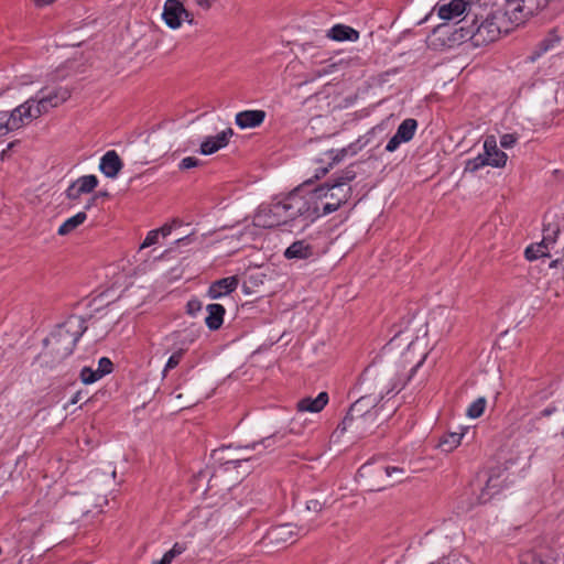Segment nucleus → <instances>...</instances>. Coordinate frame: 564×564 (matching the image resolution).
<instances>
[{"label":"nucleus","instance_id":"nucleus-1","mask_svg":"<svg viewBox=\"0 0 564 564\" xmlns=\"http://www.w3.org/2000/svg\"><path fill=\"white\" fill-rule=\"evenodd\" d=\"M413 347L414 341H409L406 352L402 356L401 365L389 364L381 366L372 364L369 366L360 379V387L364 391L377 397L379 401L394 390L400 391L426 358V354H423L415 362L410 359Z\"/></svg>","mask_w":564,"mask_h":564},{"label":"nucleus","instance_id":"nucleus-2","mask_svg":"<svg viewBox=\"0 0 564 564\" xmlns=\"http://www.w3.org/2000/svg\"><path fill=\"white\" fill-rule=\"evenodd\" d=\"M321 216V204L316 202V194H313L312 191L306 195H302L300 189H295L282 200L273 204L268 209V214L257 215L256 220L258 225L263 227H274L299 217L314 221Z\"/></svg>","mask_w":564,"mask_h":564},{"label":"nucleus","instance_id":"nucleus-3","mask_svg":"<svg viewBox=\"0 0 564 564\" xmlns=\"http://www.w3.org/2000/svg\"><path fill=\"white\" fill-rule=\"evenodd\" d=\"M85 330L86 326L80 317H69L57 325L50 336L44 339L43 355L51 358V364L61 362L72 355L76 343Z\"/></svg>","mask_w":564,"mask_h":564},{"label":"nucleus","instance_id":"nucleus-4","mask_svg":"<svg viewBox=\"0 0 564 564\" xmlns=\"http://www.w3.org/2000/svg\"><path fill=\"white\" fill-rule=\"evenodd\" d=\"M379 400L369 392L361 395L349 408L341 425L343 430H352L359 434L371 432L382 424L389 415H380L382 406L378 408Z\"/></svg>","mask_w":564,"mask_h":564},{"label":"nucleus","instance_id":"nucleus-5","mask_svg":"<svg viewBox=\"0 0 564 564\" xmlns=\"http://www.w3.org/2000/svg\"><path fill=\"white\" fill-rule=\"evenodd\" d=\"M355 178L356 172L349 166L337 176L332 177L323 185L313 189V194H316L317 204L323 199H327L321 207L322 216L336 212L349 200L352 194L349 183Z\"/></svg>","mask_w":564,"mask_h":564},{"label":"nucleus","instance_id":"nucleus-6","mask_svg":"<svg viewBox=\"0 0 564 564\" xmlns=\"http://www.w3.org/2000/svg\"><path fill=\"white\" fill-rule=\"evenodd\" d=\"M477 13L473 14L470 23L460 25L454 32V40H469L475 46L486 45L496 41L500 35V26L495 14H488L480 24H477Z\"/></svg>","mask_w":564,"mask_h":564},{"label":"nucleus","instance_id":"nucleus-7","mask_svg":"<svg viewBox=\"0 0 564 564\" xmlns=\"http://www.w3.org/2000/svg\"><path fill=\"white\" fill-rule=\"evenodd\" d=\"M278 435L264 437L260 442H254L243 447L232 449L230 446H224L213 451V458L219 463L224 471L242 468L245 464L252 459L251 451H257L260 446L264 448L272 447L276 443Z\"/></svg>","mask_w":564,"mask_h":564},{"label":"nucleus","instance_id":"nucleus-8","mask_svg":"<svg viewBox=\"0 0 564 564\" xmlns=\"http://www.w3.org/2000/svg\"><path fill=\"white\" fill-rule=\"evenodd\" d=\"M393 474L403 475L404 469L371 462L364 464L358 470V477L362 480L364 486L371 491H379L390 486L389 478Z\"/></svg>","mask_w":564,"mask_h":564},{"label":"nucleus","instance_id":"nucleus-9","mask_svg":"<svg viewBox=\"0 0 564 564\" xmlns=\"http://www.w3.org/2000/svg\"><path fill=\"white\" fill-rule=\"evenodd\" d=\"M43 115L36 98L31 97L10 112L9 128L20 129L25 121L37 119Z\"/></svg>","mask_w":564,"mask_h":564},{"label":"nucleus","instance_id":"nucleus-10","mask_svg":"<svg viewBox=\"0 0 564 564\" xmlns=\"http://www.w3.org/2000/svg\"><path fill=\"white\" fill-rule=\"evenodd\" d=\"M308 530L304 527H297L292 523H284L272 527L265 535V539L269 543L274 544L276 546H282L286 543H292L295 541V538L301 534H306Z\"/></svg>","mask_w":564,"mask_h":564},{"label":"nucleus","instance_id":"nucleus-11","mask_svg":"<svg viewBox=\"0 0 564 564\" xmlns=\"http://www.w3.org/2000/svg\"><path fill=\"white\" fill-rule=\"evenodd\" d=\"M465 12L466 15L458 22L462 25H467L469 23V18H473V14L476 13L474 4L466 0H452L449 3L442 4L438 8V17L443 20L454 19Z\"/></svg>","mask_w":564,"mask_h":564},{"label":"nucleus","instance_id":"nucleus-12","mask_svg":"<svg viewBox=\"0 0 564 564\" xmlns=\"http://www.w3.org/2000/svg\"><path fill=\"white\" fill-rule=\"evenodd\" d=\"M46 88L41 89L36 98V104L42 109L43 115L48 112L50 108L58 107L70 98V90L67 87H56L52 91L45 94Z\"/></svg>","mask_w":564,"mask_h":564},{"label":"nucleus","instance_id":"nucleus-13","mask_svg":"<svg viewBox=\"0 0 564 564\" xmlns=\"http://www.w3.org/2000/svg\"><path fill=\"white\" fill-rule=\"evenodd\" d=\"M191 13L187 12L184 6L178 0H166L162 13V18L166 25L171 29H177L181 26L182 20H189Z\"/></svg>","mask_w":564,"mask_h":564},{"label":"nucleus","instance_id":"nucleus-14","mask_svg":"<svg viewBox=\"0 0 564 564\" xmlns=\"http://www.w3.org/2000/svg\"><path fill=\"white\" fill-rule=\"evenodd\" d=\"M98 178L95 175H84L74 181L66 189V197L77 200L84 194H89L98 186Z\"/></svg>","mask_w":564,"mask_h":564},{"label":"nucleus","instance_id":"nucleus-15","mask_svg":"<svg viewBox=\"0 0 564 564\" xmlns=\"http://www.w3.org/2000/svg\"><path fill=\"white\" fill-rule=\"evenodd\" d=\"M232 135L234 130L228 128L215 137H208L202 142L199 152L204 155H210L225 148L229 143V140Z\"/></svg>","mask_w":564,"mask_h":564},{"label":"nucleus","instance_id":"nucleus-16","mask_svg":"<svg viewBox=\"0 0 564 564\" xmlns=\"http://www.w3.org/2000/svg\"><path fill=\"white\" fill-rule=\"evenodd\" d=\"M484 154L489 160V165L494 167H503L507 162V154L497 147L495 135H487L484 141Z\"/></svg>","mask_w":564,"mask_h":564},{"label":"nucleus","instance_id":"nucleus-17","mask_svg":"<svg viewBox=\"0 0 564 564\" xmlns=\"http://www.w3.org/2000/svg\"><path fill=\"white\" fill-rule=\"evenodd\" d=\"M265 116L264 110H245L236 115L235 121L240 129L256 128L262 124Z\"/></svg>","mask_w":564,"mask_h":564},{"label":"nucleus","instance_id":"nucleus-18","mask_svg":"<svg viewBox=\"0 0 564 564\" xmlns=\"http://www.w3.org/2000/svg\"><path fill=\"white\" fill-rule=\"evenodd\" d=\"M122 166V161L115 150L106 152L100 159L99 169L107 177H116Z\"/></svg>","mask_w":564,"mask_h":564},{"label":"nucleus","instance_id":"nucleus-19","mask_svg":"<svg viewBox=\"0 0 564 564\" xmlns=\"http://www.w3.org/2000/svg\"><path fill=\"white\" fill-rule=\"evenodd\" d=\"M239 284L237 276H228L213 282L209 286L208 294L212 299H218L234 292Z\"/></svg>","mask_w":564,"mask_h":564},{"label":"nucleus","instance_id":"nucleus-20","mask_svg":"<svg viewBox=\"0 0 564 564\" xmlns=\"http://www.w3.org/2000/svg\"><path fill=\"white\" fill-rule=\"evenodd\" d=\"M314 256V247L305 240H296L284 251V257L289 260H305Z\"/></svg>","mask_w":564,"mask_h":564},{"label":"nucleus","instance_id":"nucleus-21","mask_svg":"<svg viewBox=\"0 0 564 564\" xmlns=\"http://www.w3.org/2000/svg\"><path fill=\"white\" fill-rule=\"evenodd\" d=\"M328 402V394L326 392H321L316 398H304L300 400L296 404V408L300 412L308 411L312 413H317L322 411Z\"/></svg>","mask_w":564,"mask_h":564},{"label":"nucleus","instance_id":"nucleus-22","mask_svg":"<svg viewBox=\"0 0 564 564\" xmlns=\"http://www.w3.org/2000/svg\"><path fill=\"white\" fill-rule=\"evenodd\" d=\"M327 36L334 41H357L359 32L351 26L345 24L334 25L327 33Z\"/></svg>","mask_w":564,"mask_h":564},{"label":"nucleus","instance_id":"nucleus-23","mask_svg":"<svg viewBox=\"0 0 564 564\" xmlns=\"http://www.w3.org/2000/svg\"><path fill=\"white\" fill-rule=\"evenodd\" d=\"M207 316L205 323L210 330L218 329L224 322L225 308L220 304H209L206 307Z\"/></svg>","mask_w":564,"mask_h":564},{"label":"nucleus","instance_id":"nucleus-24","mask_svg":"<svg viewBox=\"0 0 564 564\" xmlns=\"http://www.w3.org/2000/svg\"><path fill=\"white\" fill-rule=\"evenodd\" d=\"M558 42L560 37L554 32L549 33V35L536 45L528 59L530 62L536 61L542 54L553 50Z\"/></svg>","mask_w":564,"mask_h":564},{"label":"nucleus","instance_id":"nucleus-25","mask_svg":"<svg viewBox=\"0 0 564 564\" xmlns=\"http://www.w3.org/2000/svg\"><path fill=\"white\" fill-rule=\"evenodd\" d=\"M349 151H351V154L356 153V150L352 149V144L349 145L348 148H344L341 150L327 151L325 154L330 160V162L327 167H322L321 170H318L317 173L315 174V177L319 178L321 176L326 175V173L329 171V169L333 167L334 164L339 163L348 154Z\"/></svg>","mask_w":564,"mask_h":564},{"label":"nucleus","instance_id":"nucleus-26","mask_svg":"<svg viewBox=\"0 0 564 564\" xmlns=\"http://www.w3.org/2000/svg\"><path fill=\"white\" fill-rule=\"evenodd\" d=\"M501 484L498 476H488L485 487L481 488L478 497L479 503L488 502L495 494L499 491Z\"/></svg>","mask_w":564,"mask_h":564},{"label":"nucleus","instance_id":"nucleus-27","mask_svg":"<svg viewBox=\"0 0 564 564\" xmlns=\"http://www.w3.org/2000/svg\"><path fill=\"white\" fill-rule=\"evenodd\" d=\"M417 122L415 119L409 118L403 120L397 129V138H400L403 142H409L414 137Z\"/></svg>","mask_w":564,"mask_h":564},{"label":"nucleus","instance_id":"nucleus-28","mask_svg":"<svg viewBox=\"0 0 564 564\" xmlns=\"http://www.w3.org/2000/svg\"><path fill=\"white\" fill-rule=\"evenodd\" d=\"M87 218L85 212H79L73 217L65 220L58 228L57 232L61 236H66L74 231L79 225H82Z\"/></svg>","mask_w":564,"mask_h":564},{"label":"nucleus","instance_id":"nucleus-29","mask_svg":"<svg viewBox=\"0 0 564 564\" xmlns=\"http://www.w3.org/2000/svg\"><path fill=\"white\" fill-rule=\"evenodd\" d=\"M463 436H464L463 432L448 433L441 440L440 447H442V449L444 452H452L454 448H456L460 444Z\"/></svg>","mask_w":564,"mask_h":564},{"label":"nucleus","instance_id":"nucleus-30","mask_svg":"<svg viewBox=\"0 0 564 564\" xmlns=\"http://www.w3.org/2000/svg\"><path fill=\"white\" fill-rule=\"evenodd\" d=\"M525 257L528 260H535L541 257H550L549 249L544 246V243L540 242L536 245H531L525 249Z\"/></svg>","mask_w":564,"mask_h":564},{"label":"nucleus","instance_id":"nucleus-31","mask_svg":"<svg viewBox=\"0 0 564 564\" xmlns=\"http://www.w3.org/2000/svg\"><path fill=\"white\" fill-rule=\"evenodd\" d=\"M486 398L480 397L476 399L467 409V416L471 419H477L482 415L485 409H486Z\"/></svg>","mask_w":564,"mask_h":564},{"label":"nucleus","instance_id":"nucleus-32","mask_svg":"<svg viewBox=\"0 0 564 564\" xmlns=\"http://www.w3.org/2000/svg\"><path fill=\"white\" fill-rule=\"evenodd\" d=\"M486 165H489V160H487L485 154H479L466 162L465 172L474 173Z\"/></svg>","mask_w":564,"mask_h":564},{"label":"nucleus","instance_id":"nucleus-33","mask_svg":"<svg viewBox=\"0 0 564 564\" xmlns=\"http://www.w3.org/2000/svg\"><path fill=\"white\" fill-rule=\"evenodd\" d=\"M543 232L544 236L541 242L549 249V246L555 242L560 228L556 225L552 226L549 224L547 226H544Z\"/></svg>","mask_w":564,"mask_h":564},{"label":"nucleus","instance_id":"nucleus-34","mask_svg":"<svg viewBox=\"0 0 564 564\" xmlns=\"http://www.w3.org/2000/svg\"><path fill=\"white\" fill-rule=\"evenodd\" d=\"M101 376L98 375L97 370H93L91 368L85 367L80 371V379L85 384H90L99 380Z\"/></svg>","mask_w":564,"mask_h":564},{"label":"nucleus","instance_id":"nucleus-35","mask_svg":"<svg viewBox=\"0 0 564 564\" xmlns=\"http://www.w3.org/2000/svg\"><path fill=\"white\" fill-rule=\"evenodd\" d=\"M402 333H398L384 347L383 355L390 356L401 346Z\"/></svg>","mask_w":564,"mask_h":564},{"label":"nucleus","instance_id":"nucleus-36","mask_svg":"<svg viewBox=\"0 0 564 564\" xmlns=\"http://www.w3.org/2000/svg\"><path fill=\"white\" fill-rule=\"evenodd\" d=\"M112 362L109 358L102 357L99 359L98 362V375L101 376V378L112 371Z\"/></svg>","mask_w":564,"mask_h":564},{"label":"nucleus","instance_id":"nucleus-37","mask_svg":"<svg viewBox=\"0 0 564 564\" xmlns=\"http://www.w3.org/2000/svg\"><path fill=\"white\" fill-rule=\"evenodd\" d=\"M183 355H184V350L183 349H178L177 351H175L167 360L166 365H165V368H164V372H166L167 370H171L173 368H175L176 366H178V364L181 362L182 358H183Z\"/></svg>","mask_w":564,"mask_h":564},{"label":"nucleus","instance_id":"nucleus-38","mask_svg":"<svg viewBox=\"0 0 564 564\" xmlns=\"http://www.w3.org/2000/svg\"><path fill=\"white\" fill-rule=\"evenodd\" d=\"M549 292L552 293L554 297H558L562 292H564V278H556L552 285L549 286Z\"/></svg>","mask_w":564,"mask_h":564},{"label":"nucleus","instance_id":"nucleus-39","mask_svg":"<svg viewBox=\"0 0 564 564\" xmlns=\"http://www.w3.org/2000/svg\"><path fill=\"white\" fill-rule=\"evenodd\" d=\"M202 164V162L194 158V156H187V158H184L180 164H178V167L180 170H189V169H193V167H197Z\"/></svg>","mask_w":564,"mask_h":564},{"label":"nucleus","instance_id":"nucleus-40","mask_svg":"<svg viewBox=\"0 0 564 564\" xmlns=\"http://www.w3.org/2000/svg\"><path fill=\"white\" fill-rule=\"evenodd\" d=\"M557 411V408L555 405H550L547 408H545L544 410H542L539 414H536L531 421L530 423L532 424V426L535 425V423L541 420L542 417H547L552 414H554L555 412Z\"/></svg>","mask_w":564,"mask_h":564},{"label":"nucleus","instance_id":"nucleus-41","mask_svg":"<svg viewBox=\"0 0 564 564\" xmlns=\"http://www.w3.org/2000/svg\"><path fill=\"white\" fill-rule=\"evenodd\" d=\"M183 551H184V547L182 545H180L178 543H175L173 545V547L163 555V558L167 560V563L171 564L173 558L175 556L182 554Z\"/></svg>","mask_w":564,"mask_h":564},{"label":"nucleus","instance_id":"nucleus-42","mask_svg":"<svg viewBox=\"0 0 564 564\" xmlns=\"http://www.w3.org/2000/svg\"><path fill=\"white\" fill-rule=\"evenodd\" d=\"M518 138L513 133H506L500 138V144L505 149H509L513 147L517 142Z\"/></svg>","mask_w":564,"mask_h":564},{"label":"nucleus","instance_id":"nucleus-43","mask_svg":"<svg viewBox=\"0 0 564 564\" xmlns=\"http://www.w3.org/2000/svg\"><path fill=\"white\" fill-rule=\"evenodd\" d=\"M158 239H159V230H151L148 232V235L140 248L143 249V248L150 247V246L156 243Z\"/></svg>","mask_w":564,"mask_h":564},{"label":"nucleus","instance_id":"nucleus-44","mask_svg":"<svg viewBox=\"0 0 564 564\" xmlns=\"http://www.w3.org/2000/svg\"><path fill=\"white\" fill-rule=\"evenodd\" d=\"M202 310V302L196 300V299H193L191 301L187 302V305H186V312L189 314V315H196L199 311Z\"/></svg>","mask_w":564,"mask_h":564},{"label":"nucleus","instance_id":"nucleus-45","mask_svg":"<svg viewBox=\"0 0 564 564\" xmlns=\"http://www.w3.org/2000/svg\"><path fill=\"white\" fill-rule=\"evenodd\" d=\"M339 64H341V61L339 62ZM337 66H338V63H330L327 66L323 67L322 69H317L315 73V76L321 77L324 75H328V74L333 73L337 68Z\"/></svg>","mask_w":564,"mask_h":564},{"label":"nucleus","instance_id":"nucleus-46","mask_svg":"<svg viewBox=\"0 0 564 564\" xmlns=\"http://www.w3.org/2000/svg\"><path fill=\"white\" fill-rule=\"evenodd\" d=\"M401 143H403V141L400 138H397V134L394 133V135L388 141L386 150L388 152H393L399 148Z\"/></svg>","mask_w":564,"mask_h":564},{"label":"nucleus","instance_id":"nucleus-47","mask_svg":"<svg viewBox=\"0 0 564 564\" xmlns=\"http://www.w3.org/2000/svg\"><path fill=\"white\" fill-rule=\"evenodd\" d=\"M323 507H324V502H321L317 499H311L306 503L307 510L314 511V512H321L323 510Z\"/></svg>","mask_w":564,"mask_h":564},{"label":"nucleus","instance_id":"nucleus-48","mask_svg":"<svg viewBox=\"0 0 564 564\" xmlns=\"http://www.w3.org/2000/svg\"><path fill=\"white\" fill-rule=\"evenodd\" d=\"M529 3L531 10L541 9L547 6L550 0H524Z\"/></svg>","mask_w":564,"mask_h":564},{"label":"nucleus","instance_id":"nucleus-49","mask_svg":"<svg viewBox=\"0 0 564 564\" xmlns=\"http://www.w3.org/2000/svg\"><path fill=\"white\" fill-rule=\"evenodd\" d=\"M10 117L6 121L0 120V135H6L10 131H14L15 129L9 128Z\"/></svg>","mask_w":564,"mask_h":564},{"label":"nucleus","instance_id":"nucleus-50","mask_svg":"<svg viewBox=\"0 0 564 564\" xmlns=\"http://www.w3.org/2000/svg\"><path fill=\"white\" fill-rule=\"evenodd\" d=\"M521 564H544L540 558H536L530 554L522 557Z\"/></svg>","mask_w":564,"mask_h":564},{"label":"nucleus","instance_id":"nucleus-51","mask_svg":"<svg viewBox=\"0 0 564 564\" xmlns=\"http://www.w3.org/2000/svg\"><path fill=\"white\" fill-rule=\"evenodd\" d=\"M549 393L545 391H541L540 393L532 397V405L535 406L539 401H543L549 398Z\"/></svg>","mask_w":564,"mask_h":564},{"label":"nucleus","instance_id":"nucleus-52","mask_svg":"<svg viewBox=\"0 0 564 564\" xmlns=\"http://www.w3.org/2000/svg\"><path fill=\"white\" fill-rule=\"evenodd\" d=\"M33 1H34L35 7L44 8L46 6L54 3L56 0H33Z\"/></svg>","mask_w":564,"mask_h":564},{"label":"nucleus","instance_id":"nucleus-53","mask_svg":"<svg viewBox=\"0 0 564 564\" xmlns=\"http://www.w3.org/2000/svg\"><path fill=\"white\" fill-rule=\"evenodd\" d=\"M159 230V235L162 234V236H169L172 231V226L171 225H164L163 227H161Z\"/></svg>","mask_w":564,"mask_h":564},{"label":"nucleus","instance_id":"nucleus-54","mask_svg":"<svg viewBox=\"0 0 564 564\" xmlns=\"http://www.w3.org/2000/svg\"><path fill=\"white\" fill-rule=\"evenodd\" d=\"M404 475H405V473L403 475H401V474H393L392 477L389 478L390 486H392L395 482L402 481Z\"/></svg>","mask_w":564,"mask_h":564},{"label":"nucleus","instance_id":"nucleus-55","mask_svg":"<svg viewBox=\"0 0 564 564\" xmlns=\"http://www.w3.org/2000/svg\"><path fill=\"white\" fill-rule=\"evenodd\" d=\"M96 200H97V195H94V196L89 199V202L87 203V205L85 206V209H89L93 205H95Z\"/></svg>","mask_w":564,"mask_h":564},{"label":"nucleus","instance_id":"nucleus-56","mask_svg":"<svg viewBox=\"0 0 564 564\" xmlns=\"http://www.w3.org/2000/svg\"><path fill=\"white\" fill-rule=\"evenodd\" d=\"M217 475H213L212 478H209L207 490H210L213 488V481L217 480Z\"/></svg>","mask_w":564,"mask_h":564},{"label":"nucleus","instance_id":"nucleus-57","mask_svg":"<svg viewBox=\"0 0 564 564\" xmlns=\"http://www.w3.org/2000/svg\"><path fill=\"white\" fill-rule=\"evenodd\" d=\"M79 400H80V393L78 392V393H76V394L74 395V398L70 400V403H72V404H75V403H77Z\"/></svg>","mask_w":564,"mask_h":564},{"label":"nucleus","instance_id":"nucleus-58","mask_svg":"<svg viewBox=\"0 0 564 564\" xmlns=\"http://www.w3.org/2000/svg\"><path fill=\"white\" fill-rule=\"evenodd\" d=\"M18 143H19V141H18V140L10 142V143L8 144V147H7V150H8V151H10V150H11V149H13Z\"/></svg>","mask_w":564,"mask_h":564},{"label":"nucleus","instance_id":"nucleus-59","mask_svg":"<svg viewBox=\"0 0 564 564\" xmlns=\"http://www.w3.org/2000/svg\"><path fill=\"white\" fill-rule=\"evenodd\" d=\"M249 471H250L249 467H245L241 471H239V475L245 476V475L249 474Z\"/></svg>","mask_w":564,"mask_h":564},{"label":"nucleus","instance_id":"nucleus-60","mask_svg":"<svg viewBox=\"0 0 564 564\" xmlns=\"http://www.w3.org/2000/svg\"><path fill=\"white\" fill-rule=\"evenodd\" d=\"M97 195V198L98 197H107L108 196V193L107 192H99L96 194Z\"/></svg>","mask_w":564,"mask_h":564},{"label":"nucleus","instance_id":"nucleus-61","mask_svg":"<svg viewBox=\"0 0 564 564\" xmlns=\"http://www.w3.org/2000/svg\"><path fill=\"white\" fill-rule=\"evenodd\" d=\"M8 152H9V151H8L7 149H4L3 151H1V152H0V154H2V155H0V160H3V159L6 158V155H7V153H8Z\"/></svg>","mask_w":564,"mask_h":564},{"label":"nucleus","instance_id":"nucleus-62","mask_svg":"<svg viewBox=\"0 0 564 564\" xmlns=\"http://www.w3.org/2000/svg\"><path fill=\"white\" fill-rule=\"evenodd\" d=\"M152 564H169L167 560H164L163 557L159 562H153Z\"/></svg>","mask_w":564,"mask_h":564},{"label":"nucleus","instance_id":"nucleus-63","mask_svg":"<svg viewBox=\"0 0 564 564\" xmlns=\"http://www.w3.org/2000/svg\"><path fill=\"white\" fill-rule=\"evenodd\" d=\"M557 263H558V260L556 259V260H554V261H552V262L550 263V267H551V268H552V267H555Z\"/></svg>","mask_w":564,"mask_h":564}]
</instances>
